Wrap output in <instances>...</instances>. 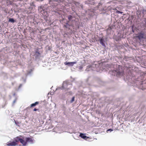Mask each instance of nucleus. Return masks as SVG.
Returning <instances> with one entry per match:
<instances>
[{"label":"nucleus","mask_w":146,"mask_h":146,"mask_svg":"<svg viewBox=\"0 0 146 146\" xmlns=\"http://www.w3.org/2000/svg\"><path fill=\"white\" fill-rule=\"evenodd\" d=\"M14 139L16 143L20 141L23 146H26L28 143H33L34 141V139L33 138L27 137H23L22 138H20L19 137H17L14 138Z\"/></svg>","instance_id":"obj_1"},{"label":"nucleus","mask_w":146,"mask_h":146,"mask_svg":"<svg viewBox=\"0 0 146 146\" xmlns=\"http://www.w3.org/2000/svg\"><path fill=\"white\" fill-rule=\"evenodd\" d=\"M139 40L142 39H146V35L144 33L140 32L138 34V36H136Z\"/></svg>","instance_id":"obj_2"},{"label":"nucleus","mask_w":146,"mask_h":146,"mask_svg":"<svg viewBox=\"0 0 146 146\" xmlns=\"http://www.w3.org/2000/svg\"><path fill=\"white\" fill-rule=\"evenodd\" d=\"M76 63V62H65L64 63V64L65 65H68L69 66H73V65Z\"/></svg>","instance_id":"obj_3"},{"label":"nucleus","mask_w":146,"mask_h":146,"mask_svg":"<svg viewBox=\"0 0 146 146\" xmlns=\"http://www.w3.org/2000/svg\"><path fill=\"white\" fill-rule=\"evenodd\" d=\"M7 145L9 146H15L17 145V143L15 141H13L10 142H8Z\"/></svg>","instance_id":"obj_4"},{"label":"nucleus","mask_w":146,"mask_h":146,"mask_svg":"<svg viewBox=\"0 0 146 146\" xmlns=\"http://www.w3.org/2000/svg\"><path fill=\"white\" fill-rule=\"evenodd\" d=\"M39 102H36L35 103L31 104L30 106V108H32L33 107L35 106L36 105H38L39 104Z\"/></svg>","instance_id":"obj_5"},{"label":"nucleus","mask_w":146,"mask_h":146,"mask_svg":"<svg viewBox=\"0 0 146 146\" xmlns=\"http://www.w3.org/2000/svg\"><path fill=\"white\" fill-rule=\"evenodd\" d=\"M100 44L103 46H105L106 45L105 43H104V39L103 38H101L100 39Z\"/></svg>","instance_id":"obj_6"},{"label":"nucleus","mask_w":146,"mask_h":146,"mask_svg":"<svg viewBox=\"0 0 146 146\" xmlns=\"http://www.w3.org/2000/svg\"><path fill=\"white\" fill-rule=\"evenodd\" d=\"M80 136L82 138L84 139H86L88 137L85 135V134L84 133H81L80 134Z\"/></svg>","instance_id":"obj_7"},{"label":"nucleus","mask_w":146,"mask_h":146,"mask_svg":"<svg viewBox=\"0 0 146 146\" xmlns=\"http://www.w3.org/2000/svg\"><path fill=\"white\" fill-rule=\"evenodd\" d=\"M9 22H10L11 23H14L15 22V20L13 18H10L9 20Z\"/></svg>","instance_id":"obj_8"},{"label":"nucleus","mask_w":146,"mask_h":146,"mask_svg":"<svg viewBox=\"0 0 146 146\" xmlns=\"http://www.w3.org/2000/svg\"><path fill=\"white\" fill-rule=\"evenodd\" d=\"M66 94H67L68 95H71L72 94V92L71 91H70L69 92H66Z\"/></svg>","instance_id":"obj_9"},{"label":"nucleus","mask_w":146,"mask_h":146,"mask_svg":"<svg viewBox=\"0 0 146 146\" xmlns=\"http://www.w3.org/2000/svg\"><path fill=\"white\" fill-rule=\"evenodd\" d=\"M72 17L71 15H70L68 16V19L69 21H70L72 18Z\"/></svg>","instance_id":"obj_10"},{"label":"nucleus","mask_w":146,"mask_h":146,"mask_svg":"<svg viewBox=\"0 0 146 146\" xmlns=\"http://www.w3.org/2000/svg\"><path fill=\"white\" fill-rule=\"evenodd\" d=\"M74 98H75L74 97H72V100H71V101H70V103H72L74 101Z\"/></svg>","instance_id":"obj_11"},{"label":"nucleus","mask_w":146,"mask_h":146,"mask_svg":"<svg viewBox=\"0 0 146 146\" xmlns=\"http://www.w3.org/2000/svg\"><path fill=\"white\" fill-rule=\"evenodd\" d=\"M36 55L38 56L39 55H40V53L38 52H36Z\"/></svg>","instance_id":"obj_12"},{"label":"nucleus","mask_w":146,"mask_h":146,"mask_svg":"<svg viewBox=\"0 0 146 146\" xmlns=\"http://www.w3.org/2000/svg\"><path fill=\"white\" fill-rule=\"evenodd\" d=\"M38 110V109H37L36 108H34L33 109V111H37Z\"/></svg>","instance_id":"obj_13"},{"label":"nucleus","mask_w":146,"mask_h":146,"mask_svg":"<svg viewBox=\"0 0 146 146\" xmlns=\"http://www.w3.org/2000/svg\"><path fill=\"white\" fill-rule=\"evenodd\" d=\"M113 131V130H112V129H108V131Z\"/></svg>","instance_id":"obj_14"},{"label":"nucleus","mask_w":146,"mask_h":146,"mask_svg":"<svg viewBox=\"0 0 146 146\" xmlns=\"http://www.w3.org/2000/svg\"><path fill=\"white\" fill-rule=\"evenodd\" d=\"M64 89V84H63V86H62V87L61 88V89Z\"/></svg>","instance_id":"obj_15"},{"label":"nucleus","mask_w":146,"mask_h":146,"mask_svg":"<svg viewBox=\"0 0 146 146\" xmlns=\"http://www.w3.org/2000/svg\"><path fill=\"white\" fill-rule=\"evenodd\" d=\"M117 12H118V13H122V12H121V11H117Z\"/></svg>","instance_id":"obj_16"},{"label":"nucleus","mask_w":146,"mask_h":146,"mask_svg":"<svg viewBox=\"0 0 146 146\" xmlns=\"http://www.w3.org/2000/svg\"><path fill=\"white\" fill-rule=\"evenodd\" d=\"M69 89H70L69 88H68L67 89H66V90H69Z\"/></svg>","instance_id":"obj_17"},{"label":"nucleus","mask_w":146,"mask_h":146,"mask_svg":"<svg viewBox=\"0 0 146 146\" xmlns=\"http://www.w3.org/2000/svg\"><path fill=\"white\" fill-rule=\"evenodd\" d=\"M64 27H66V28H67V27L66 25H64Z\"/></svg>","instance_id":"obj_18"},{"label":"nucleus","mask_w":146,"mask_h":146,"mask_svg":"<svg viewBox=\"0 0 146 146\" xmlns=\"http://www.w3.org/2000/svg\"><path fill=\"white\" fill-rule=\"evenodd\" d=\"M132 31L133 32H134V31L133 30H132Z\"/></svg>","instance_id":"obj_19"}]
</instances>
